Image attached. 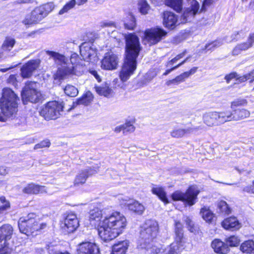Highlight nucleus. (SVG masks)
<instances>
[{
  "label": "nucleus",
  "mask_w": 254,
  "mask_h": 254,
  "mask_svg": "<svg viewBox=\"0 0 254 254\" xmlns=\"http://www.w3.org/2000/svg\"><path fill=\"white\" fill-rule=\"evenodd\" d=\"M243 191L248 193L254 194V180L253 181L252 185L244 187L243 188Z\"/></svg>",
  "instance_id": "nucleus-59"
},
{
  "label": "nucleus",
  "mask_w": 254,
  "mask_h": 254,
  "mask_svg": "<svg viewBox=\"0 0 254 254\" xmlns=\"http://www.w3.org/2000/svg\"><path fill=\"white\" fill-rule=\"evenodd\" d=\"M55 8L53 2H48L35 7L22 21L26 26L37 23L46 17Z\"/></svg>",
  "instance_id": "nucleus-4"
},
{
  "label": "nucleus",
  "mask_w": 254,
  "mask_h": 254,
  "mask_svg": "<svg viewBox=\"0 0 254 254\" xmlns=\"http://www.w3.org/2000/svg\"><path fill=\"white\" fill-rule=\"evenodd\" d=\"M190 58V57H187L185 60H184L182 62L180 63L179 64H177V65L172 67L170 69H168L166 70V71L163 73L164 75H167L169 73H170L171 71L173 70L177 69L179 67H180L181 65H183L184 64H185L186 62L189 61V59Z\"/></svg>",
  "instance_id": "nucleus-55"
},
{
  "label": "nucleus",
  "mask_w": 254,
  "mask_h": 254,
  "mask_svg": "<svg viewBox=\"0 0 254 254\" xmlns=\"http://www.w3.org/2000/svg\"><path fill=\"white\" fill-rule=\"evenodd\" d=\"M125 204L127 206L128 210L139 215L142 214L145 210L144 206L136 200H129Z\"/></svg>",
  "instance_id": "nucleus-25"
},
{
  "label": "nucleus",
  "mask_w": 254,
  "mask_h": 254,
  "mask_svg": "<svg viewBox=\"0 0 254 254\" xmlns=\"http://www.w3.org/2000/svg\"><path fill=\"white\" fill-rule=\"evenodd\" d=\"M218 207L221 212L225 214H229L231 212L230 208L227 203L224 201H221L218 204Z\"/></svg>",
  "instance_id": "nucleus-49"
},
{
  "label": "nucleus",
  "mask_w": 254,
  "mask_h": 254,
  "mask_svg": "<svg viewBox=\"0 0 254 254\" xmlns=\"http://www.w3.org/2000/svg\"><path fill=\"white\" fill-rule=\"evenodd\" d=\"M152 192L153 194L157 195L165 204L169 203L168 199L166 196V193L163 188L161 187L153 188Z\"/></svg>",
  "instance_id": "nucleus-38"
},
{
  "label": "nucleus",
  "mask_w": 254,
  "mask_h": 254,
  "mask_svg": "<svg viewBox=\"0 0 254 254\" xmlns=\"http://www.w3.org/2000/svg\"><path fill=\"white\" fill-rule=\"evenodd\" d=\"M79 226V221L76 215L74 213L68 214L64 221V226H62L64 229H66L68 233L73 232Z\"/></svg>",
  "instance_id": "nucleus-18"
},
{
  "label": "nucleus",
  "mask_w": 254,
  "mask_h": 254,
  "mask_svg": "<svg viewBox=\"0 0 254 254\" xmlns=\"http://www.w3.org/2000/svg\"><path fill=\"white\" fill-rule=\"evenodd\" d=\"M0 254H9V250L6 245H0Z\"/></svg>",
  "instance_id": "nucleus-62"
},
{
  "label": "nucleus",
  "mask_w": 254,
  "mask_h": 254,
  "mask_svg": "<svg viewBox=\"0 0 254 254\" xmlns=\"http://www.w3.org/2000/svg\"><path fill=\"white\" fill-rule=\"evenodd\" d=\"M226 242L231 247H236L239 244L240 240L237 237L232 236L227 239Z\"/></svg>",
  "instance_id": "nucleus-50"
},
{
  "label": "nucleus",
  "mask_w": 254,
  "mask_h": 254,
  "mask_svg": "<svg viewBox=\"0 0 254 254\" xmlns=\"http://www.w3.org/2000/svg\"><path fill=\"white\" fill-rule=\"evenodd\" d=\"M222 225L224 228L227 230L238 229L240 228V224L235 217H230L225 219L222 222Z\"/></svg>",
  "instance_id": "nucleus-29"
},
{
  "label": "nucleus",
  "mask_w": 254,
  "mask_h": 254,
  "mask_svg": "<svg viewBox=\"0 0 254 254\" xmlns=\"http://www.w3.org/2000/svg\"><path fill=\"white\" fill-rule=\"evenodd\" d=\"M98 26L100 28H111L115 29L116 27L115 23L110 20L100 21L98 24Z\"/></svg>",
  "instance_id": "nucleus-46"
},
{
  "label": "nucleus",
  "mask_w": 254,
  "mask_h": 254,
  "mask_svg": "<svg viewBox=\"0 0 254 254\" xmlns=\"http://www.w3.org/2000/svg\"><path fill=\"white\" fill-rule=\"evenodd\" d=\"M21 96L23 100L25 99L32 103L38 102L41 99V94L37 89V83L27 82L22 91Z\"/></svg>",
  "instance_id": "nucleus-8"
},
{
  "label": "nucleus",
  "mask_w": 254,
  "mask_h": 254,
  "mask_svg": "<svg viewBox=\"0 0 254 254\" xmlns=\"http://www.w3.org/2000/svg\"><path fill=\"white\" fill-rule=\"evenodd\" d=\"M46 53L53 59L58 68L55 74L56 77L63 79L69 75L78 74L76 66H72L69 64V59L65 56L54 51H48Z\"/></svg>",
  "instance_id": "nucleus-3"
},
{
  "label": "nucleus",
  "mask_w": 254,
  "mask_h": 254,
  "mask_svg": "<svg viewBox=\"0 0 254 254\" xmlns=\"http://www.w3.org/2000/svg\"><path fill=\"white\" fill-rule=\"evenodd\" d=\"M165 254H180V250H178V247L174 244H172L166 250Z\"/></svg>",
  "instance_id": "nucleus-51"
},
{
  "label": "nucleus",
  "mask_w": 254,
  "mask_h": 254,
  "mask_svg": "<svg viewBox=\"0 0 254 254\" xmlns=\"http://www.w3.org/2000/svg\"><path fill=\"white\" fill-rule=\"evenodd\" d=\"M92 46L91 43L84 42L80 46V55L85 61L90 62L96 57V51Z\"/></svg>",
  "instance_id": "nucleus-15"
},
{
  "label": "nucleus",
  "mask_w": 254,
  "mask_h": 254,
  "mask_svg": "<svg viewBox=\"0 0 254 254\" xmlns=\"http://www.w3.org/2000/svg\"><path fill=\"white\" fill-rule=\"evenodd\" d=\"M214 2L213 0H202L201 6H199L198 13L205 12L207 9L211 6Z\"/></svg>",
  "instance_id": "nucleus-45"
},
{
  "label": "nucleus",
  "mask_w": 254,
  "mask_h": 254,
  "mask_svg": "<svg viewBox=\"0 0 254 254\" xmlns=\"http://www.w3.org/2000/svg\"><path fill=\"white\" fill-rule=\"evenodd\" d=\"M237 74L236 72H232L226 75L225 77V79L227 82L229 83L231 79L237 77Z\"/></svg>",
  "instance_id": "nucleus-61"
},
{
  "label": "nucleus",
  "mask_w": 254,
  "mask_h": 254,
  "mask_svg": "<svg viewBox=\"0 0 254 254\" xmlns=\"http://www.w3.org/2000/svg\"><path fill=\"white\" fill-rule=\"evenodd\" d=\"M251 44L247 40V42L237 44L233 49L232 54L234 56L240 54L243 51H245L252 47Z\"/></svg>",
  "instance_id": "nucleus-33"
},
{
  "label": "nucleus",
  "mask_w": 254,
  "mask_h": 254,
  "mask_svg": "<svg viewBox=\"0 0 254 254\" xmlns=\"http://www.w3.org/2000/svg\"><path fill=\"white\" fill-rule=\"evenodd\" d=\"M174 233V242L173 244L178 247L179 250L184 249L186 239L184 235L183 226L179 221H175Z\"/></svg>",
  "instance_id": "nucleus-13"
},
{
  "label": "nucleus",
  "mask_w": 254,
  "mask_h": 254,
  "mask_svg": "<svg viewBox=\"0 0 254 254\" xmlns=\"http://www.w3.org/2000/svg\"><path fill=\"white\" fill-rule=\"evenodd\" d=\"M89 72L92 75H93L95 77V78L97 80L98 82H100L101 81L100 76L98 74L96 70H90Z\"/></svg>",
  "instance_id": "nucleus-64"
},
{
  "label": "nucleus",
  "mask_w": 254,
  "mask_h": 254,
  "mask_svg": "<svg viewBox=\"0 0 254 254\" xmlns=\"http://www.w3.org/2000/svg\"><path fill=\"white\" fill-rule=\"evenodd\" d=\"M135 123V119L134 118H131L126 120L125 123L123 124L124 135L131 133L134 131L135 127L134 124Z\"/></svg>",
  "instance_id": "nucleus-34"
},
{
  "label": "nucleus",
  "mask_w": 254,
  "mask_h": 254,
  "mask_svg": "<svg viewBox=\"0 0 254 254\" xmlns=\"http://www.w3.org/2000/svg\"><path fill=\"white\" fill-rule=\"evenodd\" d=\"M186 0L190 6L185 10L181 16L182 23L190 21L198 14L199 7V3L196 0Z\"/></svg>",
  "instance_id": "nucleus-12"
},
{
  "label": "nucleus",
  "mask_w": 254,
  "mask_h": 254,
  "mask_svg": "<svg viewBox=\"0 0 254 254\" xmlns=\"http://www.w3.org/2000/svg\"><path fill=\"white\" fill-rule=\"evenodd\" d=\"M92 95L90 92L87 93L85 96L83 97L81 99H78L77 103L79 105L83 104L87 105L89 102L92 100Z\"/></svg>",
  "instance_id": "nucleus-47"
},
{
  "label": "nucleus",
  "mask_w": 254,
  "mask_h": 254,
  "mask_svg": "<svg viewBox=\"0 0 254 254\" xmlns=\"http://www.w3.org/2000/svg\"><path fill=\"white\" fill-rule=\"evenodd\" d=\"M246 104V100H238L237 101H234L232 103L231 106L233 109L235 107H238L240 106H242Z\"/></svg>",
  "instance_id": "nucleus-60"
},
{
  "label": "nucleus",
  "mask_w": 254,
  "mask_h": 254,
  "mask_svg": "<svg viewBox=\"0 0 254 254\" xmlns=\"http://www.w3.org/2000/svg\"><path fill=\"white\" fill-rule=\"evenodd\" d=\"M10 207V204L9 202H6L2 206H0V214L3 213L5 211Z\"/></svg>",
  "instance_id": "nucleus-63"
},
{
  "label": "nucleus",
  "mask_w": 254,
  "mask_h": 254,
  "mask_svg": "<svg viewBox=\"0 0 254 254\" xmlns=\"http://www.w3.org/2000/svg\"><path fill=\"white\" fill-rule=\"evenodd\" d=\"M35 216L34 214L32 213L19 219L18 227L20 232L28 236L34 235L35 232L46 227V224H39L35 218Z\"/></svg>",
  "instance_id": "nucleus-5"
},
{
  "label": "nucleus",
  "mask_w": 254,
  "mask_h": 254,
  "mask_svg": "<svg viewBox=\"0 0 254 254\" xmlns=\"http://www.w3.org/2000/svg\"><path fill=\"white\" fill-rule=\"evenodd\" d=\"M77 254H99L98 247L94 243L84 242L78 245Z\"/></svg>",
  "instance_id": "nucleus-16"
},
{
  "label": "nucleus",
  "mask_w": 254,
  "mask_h": 254,
  "mask_svg": "<svg viewBox=\"0 0 254 254\" xmlns=\"http://www.w3.org/2000/svg\"><path fill=\"white\" fill-rule=\"evenodd\" d=\"M40 64L39 59L31 60L24 64L21 68V74L23 78L30 77L33 72L37 69Z\"/></svg>",
  "instance_id": "nucleus-17"
},
{
  "label": "nucleus",
  "mask_w": 254,
  "mask_h": 254,
  "mask_svg": "<svg viewBox=\"0 0 254 254\" xmlns=\"http://www.w3.org/2000/svg\"><path fill=\"white\" fill-rule=\"evenodd\" d=\"M165 3L177 12H180L183 8V0H165Z\"/></svg>",
  "instance_id": "nucleus-35"
},
{
  "label": "nucleus",
  "mask_w": 254,
  "mask_h": 254,
  "mask_svg": "<svg viewBox=\"0 0 254 254\" xmlns=\"http://www.w3.org/2000/svg\"><path fill=\"white\" fill-rule=\"evenodd\" d=\"M184 218V221L186 222V225L188 226L189 230L191 232H194L195 229L194 228L192 221L188 217H185Z\"/></svg>",
  "instance_id": "nucleus-56"
},
{
  "label": "nucleus",
  "mask_w": 254,
  "mask_h": 254,
  "mask_svg": "<svg viewBox=\"0 0 254 254\" xmlns=\"http://www.w3.org/2000/svg\"><path fill=\"white\" fill-rule=\"evenodd\" d=\"M226 118L223 121H231L232 120L237 121L239 120L244 119L250 116V112H231V113H226Z\"/></svg>",
  "instance_id": "nucleus-27"
},
{
  "label": "nucleus",
  "mask_w": 254,
  "mask_h": 254,
  "mask_svg": "<svg viewBox=\"0 0 254 254\" xmlns=\"http://www.w3.org/2000/svg\"><path fill=\"white\" fill-rule=\"evenodd\" d=\"M119 63L118 56L112 53H106L101 62V67L106 70H114L117 68Z\"/></svg>",
  "instance_id": "nucleus-14"
},
{
  "label": "nucleus",
  "mask_w": 254,
  "mask_h": 254,
  "mask_svg": "<svg viewBox=\"0 0 254 254\" xmlns=\"http://www.w3.org/2000/svg\"><path fill=\"white\" fill-rule=\"evenodd\" d=\"M125 28L128 30H133L136 26L135 18L132 14H129L126 18L124 23Z\"/></svg>",
  "instance_id": "nucleus-39"
},
{
  "label": "nucleus",
  "mask_w": 254,
  "mask_h": 254,
  "mask_svg": "<svg viewBox=\"0 0 254 254\" xmlns=\"http://www.w3.org/2000/svg\"><path fill=\"white\" fill-rule=\"evenodd\" d=\"M200 214L203 219L206 222H211L214 216L213 213L209 209L205 207L201 209Z\"/></svg>",
  "instance_id": "nucleus-43"
},
{
  "label": "nucleus",
  "mask_w": 254,
  "mask_h": 254,
  "mask_svg": "<svg viewBox=\"0 0 254 254\" xmlns=\"http://www.w3.org/2000/svg\"><path fill=\"white\" fill-rule=\"evenodd\" d=\"M197 67H193L188 71L184 72L180 75L176 76L174 79L169 80L166 82V85L170 86L172 85H177L185 81L190 75L194 74L197 70Z\"/></svg>",
  "instance_id": "nucleus-21"
},
{
  "label": "nucleus",
  "mask_w": 254,
  "mask_h": 254,
  "mask_svg": "<svg viewBox=\"0 0 254 254\" xmlns=\"http://www.w3.org/2000/svg\"><path fill=\"white\" fill-rule=\"evenodd\" d=\"M211 247L215 252L225 254L229 251L228 246L219 239H215L212 242Z\"/></svg>",
  "instance_id": "nucleus-26"
},
{
  "label": "nucleus",
  "mask_w": 254,
  "mask_h": 254,
  "mask_svg": "<svg viewBox=\"0 0 254 254\" xmlns=\"http://www.w3.org/2000/svg\"><path fill=\"white\" fill-rule=\"evenodd\" d=\"M127 225L125 217L119 212H113L102 221L98 234L104 241L112 240L122 233Z\"/></svg>",
  "instance_id": "nucleus-2"
},
{
  "label": "nucleus",
  "mask_w": 254,
  "mask_h": 254,
  "mask_svg": "<svg viewBox=\"0 0 254 254\" xmlns=\"http://www.w3.org/2000/svg\"><path fill=\"white\" fill-rule=\"evenodd\" d=\"M13 234V228L10 225L5 224L0 227V243L6 245V242L10 240Z\"/></svg>",
  "instance_id": "nucleus-23"
},
{
  "label": "nucleus",
  "mask_w": 254,
  "mask_h": 254,
  "mask_svg": "<svg viewBox=\"0 0 254 254\" xmlns=\"http://www.w3.org/2000/svg\"><path fill=\"white\" fill-rule=\"evenodd\" d=\"M96 172V170L92 169L91 168L81 170L79 172L75 178L74 185L77 186L84 184L87 178L95 174Z\"/></svg>",
  "instance_id": "nucleus-20"
},
{
  "label": "nucleus",
  "mask_w": 254,
  "mask_h": 254,
  "mask_svg": "<svg viewBox=\"0 0 254 254\" xmlns=\"http://www.w3.org/2000/svg\"><path fill=\"white\" fill-rule=\"evenodd\" d=\"M94 88L99 95L106 97L109 96L113 92L112 89L106 83L101 86H95Z\"/></svg>",
  "instance_id": "nucleus-36"
},
{
  "label": "nucleus",
  "mask_w": 254,
  "mask_h": 254,
  "mask_svg": "<svg viewBox=\"0 0 254 254\" xmlns=\"http://www.w3.org/2000/svg\"><path fill=\"white\" fill-rule=\"evenodd\" d=\"M239 32L237 31H235L231 35L230 38H228L226 37L225 39V41L227 43H230L235 40H238L239 39Z\"/></svg>",
  "instance_id": "nucleus-57"
},
{
  "label": "nucleus",
  "mask_w": 254,
  "mask_h": 254,
  "mask_svg": "<svg viewBox=\"0 0 254 254\" xmlns=\"http://www.w3.org/2000/svg\"><path fill=\"white\" fill-rule=\"evenodd\" d=\"M186 53L187 51L185 50L183 53L177 55L174 58L167 63L166 66H170L175 64L178 61L183 58L185 56Z\"/></svg>",
  "instance_id": "nucleus-52"
},
{
  "label": "nucleus",
  "mask_w": 254,
  "mask_h": 254,
  "mask_svg": "<svg viewBox=\"0 0 254 254\" xmlns=\"http://www.w3.org/2000/svg\"><path fill=\"white\" fill-rule=\"evenodd\" d=\"M240 250L243 253L254 254V242L253 241H247L242 244Z\"/></svg>",
  "instance_id": "nucleus-37"
},
{
  "label": "nucleus",
  "mask_w": 254,
  "mask_h": 254,
  "mask_svg": "<svg viewBox=\"0 0 254 254\" xmlns=\"http://www.w3.org/2000/svg\"><path fill=\"white\" fill-rule=\"evenodd\" d=\"M198 129V127H188L185 129L179 128L173 130L171 132V134L173 137L179 138L183 136L186 134L191 133Z\"/></svg>",
  "instance_id": "nucleus-31"
},
{
  "label": "nucleus",
  "mask_w": 254,
  "mask_h": 254,
  "mask_svg": "<svg viewBox=\"0 0 254 254\" xmlns=\"http://www.w3.org/2000/svg\"><path fill=\"white\" fill-rule=\"evenodd\" d=\"M158 230V223L153 220L146 221L144 229L141 231L140 235L145 243H149L156 237Z\"/></svg>",
  "instance_id": "nucleus-9"
},
{
  "label": "nucleus",
  "mask_w": 254,
  "mask_h": 254,
  "mask_svg": "<svg viewBox=\"0 0 254 254\" xmlns=\"http://www.w3.org/2000/svg\"><path fill=\"white\" fill-rule=\"evenodd\" d=\"M167 34L163 29L156 27L146 30L145 37L150 45H155L164 39Z\"/></svg>",
  "instance_id": "nucleus-10"
},
{
  "label": "nucleus",
  "mask_w": 254,
  "mask_h": 254,
  "mask_svg": "<svg viewBox=\"0 0 254 254\" xmlns=\"http://www.w3.org/2000/svg\"><path fill=\"white\" fill-rule=\"evenodd\" d=\"M19 98L10 88H5L2 90V96L0 101V107L2 111H14L18 107Z\"/></svg>",
  "instance_id": "nucleus-6"
},
{
  "label": "nucleus",
  "mask_w": 254,
  "mask_h": 254,
  "mask_svg": "<svg viewBox=\"0 0 254 254\" xmlns=\"http://www.w3.org/2000/svg\"><path fill=\"white\" fill-rule=\"evenodd\" d=\"M51 145V142L50 140L48 139L44 140L41 141L40 143L36 144L34 147L35 150L38 149L39 148H42L44 147H49Z\"/></svg>",
  "instance_id": "nucleus-54"
},
{
  "label": "nucleus",
  "mask_w": 254,
  "mask_h": 254,
  "mask_svg": "<svg viewBox=\"0 0 254 254\" xmlns=\"http://www.w3.org/2000/svg\"><path fill=\"white\" fill-rule=\"evenodd\" d=\"M226 113L229 114L231 112H206L203 117L204 123L209 127L223 124L226 122H221V120L226 119Z\"/></svg>",
  "instance_id": "nucleus-11"
},
{
  "label": "nucleus",
  "mask_w": 254,
  "mask_h": 254,
  "mask_svg": "<svg viewBox=\"0 0 254 254\" xmlns=\"http://www.w3.org/2000/svg\"><path fill=\"white\" fill-rule=\"evenodd\" d=\"M163 25L170 29H174L178 24V16L173 12L166 11L163 14Z\"/></svg>",
  "instance_id": "nucleus-19"
},
{
  "label": "nucleus",
  "mask_w": 254,
  "mask_h": 254,
  "mask_svg": "<svg viewBox=\"0 0 254 254\" xmlns=\"http://www.w3.org/2000/svg\"><path fill=\"white\" fill-rule=\"evenodd\" d=\"M15 43L16 40L13 37L6 36L1 46V49L3 51L9 52L14 47Z\"/></svg>",
  "instance_id": "nucleus-32"
},
{
  "label": "nucleus",
  "mask_w": 254,
  "mask_h": 254,
  "mask_svg": "<svg viewBox=\"0 0 254 254\" xmlns=\"http://www.w3.org/2000/svg\"><path fill=\"white\" fill-rule=\"evenodd\" d=\"M45 120H56L60 116V112H39Z\"/></svg>",
  "instance_id": "nucleus-42"
},
{
  "label": "nucleus",
  "mask_w": 254,
  "mask_h": 254,
  "mask_svg": "<svg viewBox=\"0 0 254 254\" xmlns=\"http://www.w3.org/2000/svg\"><path fill=\"white\" fill-rule=\"evenodd\" d=\"M102 217V211L98 208H95L90 210L89 218L90 225L92 227H98L99 228L102 224V222H101Z\"/></svg>",
  "instance_id": "nucleus-22"
},
{
  "label": "nucleus",
  "mask_w": 254,
  "mask_h": 254,
  "mask_svg": "<svg viewBox=\"0 0 254 254\" xmlns=\"http://www.w3.org/2000/svg\"><path fill=\"white\" fill-rule=\"evenodd\" d=\"M7 82L16 87L17 86V81L15 75L13 74L10 75L7 79Z\"/></svg>",
  "instance_id": "nucleus-58"
},
{
  "label": "nucleus",
  "mask_w": 254,
  "mask_h": 254,
  "mask_svg": "<svg viewBox=\"0 0 254 254\" xmlns=\"http://www.w3.org/2000/svg\"><path fill=\"white\" fill-rule=\"evenodd\" d=\"M76 4V0H71L67 2L63 7L59 11V14L63 15L68 12L70 9H72Z\"/></svg>",
  "instance_id": "nucleus-41"
},
{
  "label": "nucleus",
  "mask_w": 254,
  "mask_h": 254,
  "mask_svg": "<svg viewBox=\"0 0 254 254\" xmlns=\"http://www.w3.org/2000/svg\"><path fill=\"white\" fill-rule=\"evenodd\" d=\"M16 112H0V121L5 122L8 119L12 118Z\"/></svg>",
  "instance_id": "nucleus-53"
},
{
  "label": "nucleus",
  "mask_w": 254,
  "mask_h": 254,
  "mask_svg": "<svg viewBox=\"0 0 254 254\" xmlns=\"http://www.w3.org/2000/svg\"><path fill=\"white\" fill-rule=\"evenodd\" d=\"M78 56L76 53H73L71 55L70 59L69 60V64L72 65V66H76V71L78 72L77 75L80 74V72L77 71V68H78V66L76 64L77 61H78Z\"/></svg>",
  "instance_id": "nucleus-48"
},
{
  "label": "nucleus",
  "mask_w": 254,
  "mask_h": 254,
  "mask_svg": "<svg viewBox=\"0 0 254 254\" xmlns=\"http://www.w3.org/2000/svg\"><path fill=\"white\" fill-rule=\"evenodd\" d=\"M126 59L120 72V77L123 82L126 81L136 68V58L140 50L138 38L134 34L125 36Z\"/></svg>",
  "instance_id": "nucleus-1"
},
{
  "label": "nucleus",
  "mask_w": 254,
  "mask_h": 254,
  "mask_svg": "<svg viewBox=\"0 0 254 254\" xmlns=\"http://www.w3.org/2000/svg\"><path fill=\"white\" fill-rule=\"evenodd\" d=\"M64 93L68 96L75 97L78 93V89L71 85H67L64 89Z\"/></svg>",
  "instance_id": "nucleus-44"
},
{
  "label": "nucleus",
  "mask_w": 254,
  "mask_h": 254,
  "mask_svg": "<svg viewBox=\"0 0 254 254\" xmlns=\"http://www.w3.org/2000/svg\"><path fill=\"white\" fill-rule=\"evenodd\" d=\"M198 193L199 190L195 186H191L185 193L176 191L172 194V198L174 201L180 200L191 206L195 203V200Z\"/></svg>",
  "instance_id": "nucleus-7"
},
{
  "label": "nucleus",
  "mask_w": 254,
  "mask_h": 254,
  "mask_svg": "<svg viewBox=\"0 0 254 254\" xmlns=\"http://www.w3.org/2000/svg\"><path fill=\"white\" fill-rule=\"evenodd\" d=\"M129 246L128 241L125 240L115 244L112 246L111 254H125Z\"/></svg>",
  "instance_id": "nucleus-24"
},
{
  "label": "nucleus",
  "mask_w": 254,
  "mask_h": 254,
  "mask_svg": "<svg viewBox=\"0 0 254 254\" xmlns=\"http://www.w3.org/2000/svg\"><path fill=\"white\" fill-rule=\"evenodd\" d=\"M64 107L63 101H52L45 105V109L47 111H62Z\"/></svg>",
  "instance_id": "nucleus-28"
},
{
  "label": "nucleus",
  "mask_w": 254,
  "mask_h": 254,
  "mask_svg": "<svg viewBox=\"0 0 254 254\" xmlns=\"http://www.w3.org/2000/svg\"><path fill=\"white\" fill-rule=\"evenodd\" d=\"M44 187L31 183L28 184L23 189V192L27 194H37L39 192H43Z\"/></svg>",
  "instance_id": "nucleus-30"
},
{
  "label": "nucleus",
  "mask_w": 254,
  "mask_h": 254,
  "mask_svg": "<svg viewBox=\"0 0 254 254\" xmlns=\"http://www.w3.org/2000/svg\"><path fill=\"white\" fill-rule=\"evenodd\" d=\"M138 9L142 14H146L150 9V6L146 0H139L138 1Z\"/></svg>",
  "instance_id": "nucleus-40"
}]
</instances>
